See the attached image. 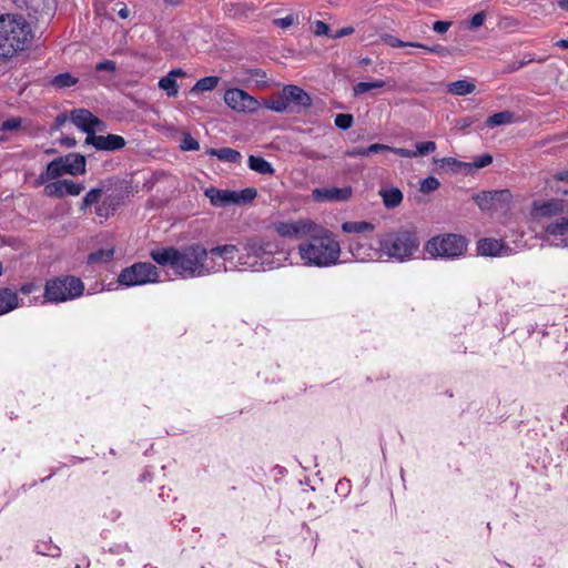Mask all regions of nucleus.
Segmentation results:
<instances>
[{"label": "nucleus", "mask_w": 568, "mask_h": 568, "mask_svg": "<svg viewBox=\"0 0 568 568\" xmlns=\"http://www.w3.org/2000/svg\"><path fill=\"white\" fill-rule=\"evenodd\" d=\"M151 258L162 266H171L182 277L205 276L214 272L206 264L209 252L201 244H191L179 250L176 247L154 248Z\"/></svg>", "instance_id": "1"}, {"label": "nucleus", "mask_w": 568, "mask_h": 568, "mask_svg": "<svg viewBox=\"0 0 568 568\" xmlns=\"http://www.w3.org/2000/svg\"><path fill=\"white\" fill-rule=\"evenodd\" d=\"M298 254L305 265L327 267L338 262L341 245L331 231L318 224L308 240L298 245Z\"/></svg>", "instance_id": "2"}, {"label": "nucleus", "mask_w": 568, "mask_h": 568, "mask_svg": "<svg viewBox=\"0 0 568 568\" xmlns=\"http://www.w3.org/2000/svg\"><path fill=\"white\" fill-rule=\"evenodd\" d=\"M33 38L30 24L21 16H0V58H11L27 49Z\"/></svg>", "instance_id": "3"}, {"label": "nucleus", "mask_w": 568, "mask_h": 568, "mask_svg": "<svg viewBox=\"0 0 568 568\" xmlns=\"http://www.w3.org/2000/svg\"><path fill=\"white\" fill-rule=\"evenodd\" d=\"M418 247L416 233L408 230L388 233L379 240L381 252L400 262L410 258Z\"/></svg>", "instance_id": "4"}, {"label": "nucleus", "mask_w": 568, "mask_h": 568, "mask_svg": "<svg viewBox=\"0 0 568 568\" xmlns=\"http://www.w3.org/2000/svg\"><path fill=\"white\" fill-rule=\"evenodd\" d=\"M84 285L80 278L64 276L50 280L44 286V298L51 303H62L82 295Z\"/></svg>", "instance_id": "5"}, {"label": "nucleus", "mask_w": 568, "mask_h": 568, "mask_svg": "<svg viewBox=\"0 0 568 568\" xmlns=\"http://www.w3.org/2000/svg\"><path fill=\"white\" fill-rule=\"evenodd\" d=\"M467 241L457 234L438 235L430 239L425 251L433 257L455 258L465 254Z\"/></svg>", "instance_id": "6"}, {"label": "nucleus", "mask_w": 568, "mask_h": 568, "mask_svg": "<svg viewBox=\"0 0 568 568\" xmlns=\"http://www.w3.org/2000/svg\"><path fill=\"white\" fill-rule=\"evenodd\" d=\"M85 172V158L78 153H70L54 159L47 165L44 173L39 175V183L54 180L63 174L77 175Z\"/></svg>", "instance_id": "7"}, {"label": "nucleus", "mask_w": 568, "mask_h": 568, "mask_svg": "<svg viewBox=\"0 0 568 568\" xmlns=\"http://www.w3.org/2000/svg\"><path fill=\"white\" fill-rule=\"evenodd\" d=\"M159 270L149 262H139L121 271L118 282L124 286L144 285L159 282Z\"/></svg>", "instance_id": "8"}, {"label": "nucleus", "mask_w": 568, "mask_h": 568, "mask_svg": "<svg viewBox=\"0 0 568 568\" xmlns=\"http://www.w3.org/2000/svg\"><path fill=\"white\" fill-rule=\"evenodd\" d=\"M317 225V223L310 219H298L277 222L274 224V230L282 237L303 239L310 237Z\"/></svg>", "instance_id": "9"}, {"label": "nucleus", "mask_w": 568, "mask_h": 568, "mask_svg": "<svg viewBox=\"0 0 568 568\" xmlns=\"http://www.w3.org/2000/svg\"><path fill=\"white\" fill-rule=\"evenodd\" d=\"M225 103L236 112H256L261 103L241 89H230L224 94Z\"/></svg>", "instance_id": "10"}, {"label": "nucleus", "mask_w": 568, "mask_h": 568, "mask_svg": "<svg viewBox=\"0 0 568 568\" xmlns=\"http://www.w3.org/2000/svg\"><path fill=\"white\" fill-rule=\"evenodd\" d=\"M71 121L81 131L94 135L97 131L104 129L103 122L85 109H78L71 112Z\"/></svg>", "instance_id": "11"}, {"label": "nucleus", "mask_w": 568, "mask_h": 568, "mask_svg": "<svg viewBox=\"0 0 568 568\" xmlns=\"http://www.w3.org/2000/svg\"><path fill=\"white\" fill-rule=\"evenodd\" d=\"M352 195L353 189L351 186H325L312 191L313 200L316 202H346Z\"/></svg>", "instance_id": "12"}, {"label": "nucleus", "mask_w": 568, "mask_h": 568, "mask_svg": "<svg viewBox=\"0 0 568 568\" xmlns=\"http://www.w3.org/2000/svg\"><path fill=\"white\" fill-rule=\"evenodd\" d=\"M547 240L555 246L568 247V216L560 217L545 227Z\"/></svg>", "instance_id": "13"}, {"label": "nucleus", "mask_w": 568, "mask_h": 568, "mask_svg": "<svg viewBox=\"0 0 568 568\" xmlns=\"http://www.w3.org/2000/svg\"><path fill=\"white\" fill-rule=\"evenodd\" d=\"M83 190V184L74 183L70 180H59L47 184L44 187V193L48 196L63 197L65 195H79Z\"/></svg>", "instance_id": "14"}, {"label": "nucleus", "mask_w": 568, "mask_h": 568, "mask_svg": "<svg viewBox=\"0 0 568 568\" xmlns=\"http://www.w3.org/2000/svg\"><path fill=\"white\" fill-rule=\"evenodd\" d=\"M85 144H92L98 150L115 151L125 145V140L121 135H89L85 139Z\"/></svg>", "instance_id": "15"}, {"label": "nucleus", "mask_w": 568, "mask_h": 568, "mask_svg": "<svg viewBox=\"0 0 568 568\" xmlns=\"http://www.w3.org/2000/svg\"><path fill=\"white\" fill-rule=\"evenodd\" d=\"M564 212V204L559 200L535 201L531 215L535 219L552 217Z\"/></svg>", "instance_id": "16"}, {"label": "nucleus", "mask_w": 568, "mask_h": 568, "mask_svg": "<svg viewBox=\"0 0 568 568\" xmlns=\"http://www.w3.org/2000/svg\"><path fill=\"white\" fill-rule=\"evenodd\" d=\"M510 247L496 239H483L477 243V252L481 256L509 255Z\"/></svg>", "instance_id": "17"}, {"label": "nucleus", "mask_w": 568, "mask_h": 568, "mask_svg": "<svg viewBox=\"0 0 568 568\" xmlns=\"http://www.w3.org/2000/svg\"><path fill=\"white\" fill-rule=\"evenodd\" d=\"M246 256L263 257L275 253L276 246L266 240L247 239L243 245Z\"/></svg>", "instance_id": "18"}, {"label": "nucleus", "mask_w": 568, "mask_h": 568, "mask_svg": "<svg viewBox=\"0 0 568 568\" xmlns=\"http://www.w3.org/2000/svg\"><path fill=\"white\" fill-rule=\"evenodd\" d=\"M205 196L210 199L212 205L224 207L234 204L235 191L210 187L205 190Z\"/></svg>", "instance_id": "19"}, {"label": "nucleus", "mask_w": 568, "mask_h": 568, "mask_svg": "<svg viewBox=\"0 0 568 568\" xmlns=\"http://www.w3.org/2000/svg\"><path fill=\"white\" fill-rule=\"evenodd\" d=\"M282 92L286 99L287 104L290 102H294L304 108L311 105L312 100L310 95L297 85H286L283 88Z\"/></svg>", "instance_id": "20"}, {"label": "nucleus", "mask_w": 568, "mask_h": 568, "mask_svg": "<svg viewBox=\"0 0 568 568\" xmlns=\"http://www.w3.org/2000/svg\"><path fill=\"white\" fill-rule=\"evenodd\" d=\"M184 75L185 72L182 69H173L165 77L159 80V87L164 90L169 97H175L179 92L176 78Z\"/></svg>", "instance_id": "21"}, {"label": "nucleus", "mask_w": 568, "mask_h": 568, "mask_svg": "<svg viewBox=\"0 0 568 568\" xmlns=\"http://www.w3.org/2000/svg\"><path fill=\"white\" fill-rule=\"evenodd\" d=\"M19 306V297L16 292L7 287H0V315L7 314Z\"/></svg>", "instance_id": "22"}, {"label": "nucleus", "mask_w": 568, "mask_h": 568, "mask_svg": "<svg viewBox=\"0 0 568 568\" xmlns=\"http://www.w3.org/2000/svg\"><path fill=\"white\" fill-rule=\"evenodd\" d=\"M379 195L382 196L383 203L387 209H394L398 206L403 201V193L397 187L381 190Z\"/></svg>", "instance_id": "23"}, {"label": "nucleus", "mask_w": 568, "mask_h": 568, "mask_svg": "<svg viewBox=\"0 0 568 568\" xmlns=\"http://www.w3.org/2000/svg\"><path fill=\"white\" fill-rule=\"evenodd\" d=\"M476 85L473 81L458 80L447 85V91L455 95H466L475 91Z\"/></svg>", "instance_id": "24"}, {"label": "nucleus", "mask_w": 568, "mask_h": 568, "mask_svg": "<svg viewBox=\"0 0 568 568\" xmlns=\"http://www.w3.org/2000/svg\"><path fill=\"white\" fill-rule=\"evenodd\" d=\"M248 168L260 174H273L274 169L270 162L261 156L250 155L247 160Z\"/></svg>", "instance_id": "25"}, {"label": "nucleus", "mask_w": 568, "mask_h": 568, "mask_svg": "<svg viewBox=\"0 0 568 568\" xmlns=\"http://www.w3.org/2000/svg\"><path fill=\"white\" fill-rule=\"evenodd\" d=\"M207 252L209 254L219 256L224 261H233L236 253L239 252V248L234 244H224L214 246Z\"/></svg>", "instance_id": "26"}, {"label": "nucleus", "mask_w": 568, "mask_h": 568, "mask_svg": "<svg viewBox=\"0 0 568 568\" xmlns=\"http://www.w3.org/2000/svg\"><path fill=\"white\" fill-rule=\"evenodd\" d=\"M209 154L215 155L220 160L225 161V162H231V163H237L242 159L241 153L231 148H222L219 150L211 149L209 151Z\"/></svg>", "instance_id": "27"}, {"label": "nucleus", "mask_w": 568, "mask_h": 568, "mask_svg": "<svg viewBox=\"0 0 568 568\" xmlns=\"http://www.w3.org/2000/svg\"><path fill=\"white\" fill-rule=\"evenodd\" d=\"M493 162V156L490 154H483L476 158L473 162L458 163V169H463L467 172H473L474 170H478L489 165Z\"/></svg>", "instance_id": "28"}, {"label": "nucleus", "mask_w": 568, "mask_h": 568, "mask_svg": "<svg viewBox=\"0 0 568 568\" xmlns=\"http://www.w3.org/2000/svg\"><path fill=\"white\" fill-rule=\"evenodd\" d=\"M514 122V113L510 111H503L493 114L486 121V124L490 128L509 124Z\"/></svg>", "instance_id": "29"}, {"label": "nucleus", "mask_w": 568, "mask_h": 568, "mask_svg": "<svg viewBox=\"0 0 568 568\" xmlns=\"http://www.w3.org/2000/svg\"><path fill=\"white\" fill-rule=\"evenodd\" d=\"M494 191H483L476 195H474L473 200L478 205L480 210H491L496 209L494 203Z\"/></svg>", "instance_id": "30"}, {"label": "nucleus", "mask_w": 568, "mask_h": 568, "mask_svg": "<svg viewBox=\"0 0 568 568\" xmlns=\"http://www.w3.org/2000/svg\"><path fill=\"white\" fill-rule=\"evenodd\" d=\"M374 225L369 222H345L342 230L346 233H365L374 231Z\"/></svg>", "instance_id": "31"}, {"label": "nucleus", "mask_w": 568, "mask_h": 568, "mask_svg": "<svg viewBox=\"0 0 568 568\" xmlns=\"http://www.w3.org/2000/svg\"><path fill=\"white\" fill-rule=\"evenodd\" d=\"M78 83V79L71 73H61L50 80V84L54 88H69Z\"/></svg>", "instance_id": "32"}, {"label": "nucleus", "mask_w": 568, "mask_h": 568, "mask_svg": "<svg viewBox=\"0 0 568 568\" xmlns=\"http://www.w3.org/2000/svg\"><path fill=\"white\" fill-rule=\"evenodd\" d=\"M217 83H219L217 77L202 78L191 89V93H197L201 91H211L217 85Z\"/></svg>", "instance_id": "33"}, {"label": "nucleus", "mask_w": 568, "mask_h": 568, "mask_svg": "<svg viewBox=\"0 0 568 568\" xmlns=\"http://www.w3.org/2000/svg\"><path fill=\"white\" fill-rule=\"evenodd\" d=\"M114 254L113 247L98 250L89 255L90 263H106L112 260Z\"/></svg>", "instance_id": "34"}, {"label": "nucleus", "mask_w": 568, "mask_h": 568, "mask_svg": "<svg viewBox=\"0 0 568 568\" xmlns=\"http://www.w3.org/2000/svg\"><path fill=\"white\" fill-rule=\"evenodd\" d=\"M385 85H386V81H384V80H375L372 82H358L357 84H355L353 90H354L355 95H359V94L366 93L371 90L382 89Z\"/></svg>", "instance_id": "35"}, {"label": "nucleus", "mask_w": 568, "mask_h": 568, "mask_svg": "<svg viewBox=\"0 0 568 568\" xmlns=\"http://www.w3.org/2000/svg\"><path fill=\"white\" fill-rule=\"evenodd\" d=\"M493 196L496 209H507L513 197L508 190L494 191Z\"/></svg>", "instance_id": "36"}, {"label": "nucleus", "mask_w": 568, "mask_h": 568, "mask_svg": "<svg viewBox=\"0 0 568 568\" xmlns=\"http://www.w3.org/2000/svg\"><path fill=\"white\" fill-rule=\"evenodd\" d=\"M264 105L267 109L275 111V112H284L288 106L286 99L283 95V92L281 93V95L278 98L270 99V100L265 101Z\"/></svg>", "instance_id": "37"}, {"label": "nucleus", "mask_w": 568, "mask_h": 568, "mask_svg": "<svg viewBox=\"0 0 568 568\" xmlns=\"http://www.w3.org/2000/svg\"><path fill=\"white\" fill-rule=\"evenodd\" d=\"M257 192L255 189L248 187L241 192H235L234 204H244L252 201L256 196Z\"/></svg>", "instance_id": "38"}, {"label": "nucleus", "mask_w": 568, "mask_h": 568, "mask_svg": "<svg viewBox=\"0 0 568 568\" xmlns=\"http://www.w3.org/2000/svg\"><path fill=\"white\" fill-rule=\"evenodd\" d=\"M180 146L183 151H195L200 149L199 142L189 133L183 134Z\"/></svg>", "instance_id": "39"}, {"label": "nucleus", "mask_w": 568, "mask_h": 568, "mask_svg": "<svg viewBox=\"0 0 568 568\" xmlns=\"http://www.w3.org/2000/svg\"><path fill=\"white\" fill-rule=\"evenodd\" d=\"M439 185H440V183L436 178L429 176L422 181L420 192H423L425 194L430 193V192L437 190L439 187Z\"/></svg>", "instance_id": "40"}, {"label": "nucleus", "mask_w": 568, "mask_h": 568, "mask_svg": "<svg viewBox=\"0 0 568 568\" xmlns=\"http://www.w3.org/2000/svg\"><path fill=\"white\" fill-rule=\"evenodd\" d=\"M412 48H420V49H424L428 52H434V53H438L440 55H447L449 54V50L443 45H434V47H427L423 43H419V42H416V43H408Z\"/></svg>", "instance_id": "41"}, {"label": "nucleus", "mask_w": 568, "mask_h": 568, "mask_svg": "<svg viewBox=\"0 0 568 568\" xmlns=\"http://www.w3.org/2000/svg\"><path fill=\"white\" fill-rule=\"evenodd\" d=\"M101 194V189H92L91 191H89L83 197V207H88L95 204L100 200Z\"/></svg>", "instance_id": "42"}, {"label": "nucleus", "mask_w": 568, "mask_h": 568, "mask_svg": "<svg viewBox=\"0 0 568 568\" xmlns=\"http://www.w3.org/2000/svg\"><path fill=\"white\" fill-rule=\"evenodd\" d=\"M436 150V143L433 141L427 142H419L416 144V151L417 156H424L430 152H434Z\"/></svg>", "instance_id": "43"}, {"label": "nucleus", "mask_w": 568, "mask_h": 568, "mask_svg": "<svg viewBox=\"0 0 568 568\" xmlns=\"http://www.w3.org/2000/svg\"><path fill=\"white\" fill-rule=\"evenodd\" d=\"M353 124V115L341 113L335 118V125L339 129L347 130Z\"/></svg>", "instance_id": "44"}, {"label": "nucleus", "mask_w": 568, "mask_h": 568, "mask_svg": "<svg viewBox=\"0 0 568 568\" xmlns=\"http://www.w3.org/2000/svg\"><path fill=\"white\" fill-rule=\"evenodd\" d=\"M296 21V18L294 14H288L284 18H278V19H275L273 21V23L278 27V28H282V29H286L291 26H293Z\"/></svg>", "instance_id": "45"}, {"label": "nucleus", "mask_w": 568, "mask_h": 568, "mask_svg": "<svg viewBox=\"0 0 568 568\" xmlns=\"http://www.w3.org/2000/svg\"><path fill=\"white\" fill-rule=\"evenodd\" d=\"M383 41L392 47V48H400V47H410L408 43L409 42H403L402 40H399L398 38L394 37V36H390V34H385L383 37Z\"/></svg>", "instance_id": "46"}, {"label": "nucleus", "mask_w": 568, "mask_h": 568, "mask_svg": "<svg viewBox=\"0 0 568 568\" xmlns=\"http://www.w3.org/2000/svg\"><path fill=\"white\" fill-rule=\"evenodd\" d=\"M313 32L315 36H327L329 27L325 22L317 20L313 23Z\"/></svg>", "instance_id": "47"}, {"label": "nucleus", "mask_w": 568, "mask_h": 568, "mask_svg": "<svg viewBox=\"0 0 568 568\" xmlns=\"http://www.w3.org/2000/svg\"><path fill=\"white\" fill-rule=\"evenodd\" d=\"M485 19H486V13L484 11H480V12L476 13L475 16H473V18L469 21V27L470 28H479L484 24Z\"/></svg>", "instance_id": "48"}, {"label": "nucleus", "mask_w": 568, "mask_h": 568, "mask_svg": "<svg viewBox=\"0 0 568 568\" xmlns=\"http://www.w3.org/2000/svg\"><path fill=\"white\" fill-rule=\"evenodd\" d=\"M389 152H394L395 154L403 156V158H415L417 156V153L415 151H410L404 148H392L389 149Z\"/></svg>", "instance_id": "49"}, {"label": "nucleus", "mask_w": 568, "mask_h": 568, "mask_svg": "<svg viewBox=\"0 0 568 568\" xmlns=\"http://www.w3.org/2000/svg\"><path fill=\"white\" fill-rule=\"evenodd\" d=\"M21 124V121L19 119H10V120H7L2 123V126L0 129L3 130V131H12V130H16L20 126Z\"/></svg>", "instance_id": "50"}, {"label": "nucleus", "mask_w": 568, "mask_h": 568, "mask_svg": "<svg viewBox=\"0 0 568 568\" xmlns=\"http://www.w3.org/2000/svg\"><path fill=\"white\" fill-rule=\"evenodd\" d=\"M345 154L347 156H351V158H355V156H369L368 155V151H367V146L366 148L359 146V148H355V149L348 150V151H346Z\"/></svg>", "instance_id": "51"}, {"label": "nucleus", "mask_w": 568, "mask_h": 568, "mask_svg": "<svg viewBox=\"0 0 568 568\" xmlns=\"http://www.w3.org/2000/svg\"><path fill=\"white\" fill-rule=\"evenodd\" d=\"M389 149H390V146H388L386 144H381V143H374V144H371L369 146H367L368 155H372L374 153L384 152V151H389Z\"/></svg>", "instance_id": "52"}, {"label": "nucleus", "mask_w": 568, "mask_h": 568, "mask_svg": "<svg viewBox=\"0 0 568 568\" xmlns=\"http://www.w3.org/2000/svg\"><path fill=\"white\" fill-rule=\"evenodd\" d=\"M452 26L449 21H436L433 24V30L437 33H445Z\"/></svg>", "instance_id": "53"}, {"label": "nucleus", "mask_w": 568, "mask_h": 568, "mask_svg": "<svg viewBox=\"0 0 568 568\" xmlns=\"http://www.w3.org/2000/svg\"><path fill=\"white\" fill-rule=\"evenodd\" d=\"M95 70L98 71H114L115 63L111 60H105L97 64Z\"/></svg>", "instance_id": "54"}, {"label": "nucleus", "mask_w": 568, "mask_h": 568, "mask_svg": "<svg viewBox=\"0 0 568 568\" xmlns=\"http://www.w3.org/2000/svg\"><path fill=\"white\" fill-rule=\"evenodd\" d=\"M354 32V28L353 27H345V28H342L341 30H338L335 34L331 36L332 38L334 39H337V38H342V37H345V36H349Z\"/></svg>", "instance_id": "55"}, {"label": "nucleus", "mask_w": 568, "mask_h": 568, "mask_svg": "<svg viewBox=\"0 0 568 568\" xmlns=\"http://www.w3.org/2000/svg\"><path fill=\"white\" fill-rule=\"evenodd\" d=\"M37 290V286L33 283H27L20 287V292L23 294H30Z\"/></svg>", "instance_id": "56"}, {"label": "nucleus", "mask_w": 568, "mask_h": 568, "mask_svg": "<svg viewBox=\"0 0 568 568\" xmlns=\"http://www.w3.org/2000/svg\"><path fill=\"white\" fill-rule=\"evenodd\" d=\"M61 143L68 148H72L77 144V141L73 138H64L61 140Z\"/></svg>", "instance_id": "57"}, {"label": "nucleus", "mask_w": 568, "mask_h": 568, "mask_svg": "<svg viewBox=\"0 0 568 568\" xmlns=\"http://www.w3.org/2000/svg\"><path fill=\"white\" fill-rule=\"evenodd\" d=\"M442 164H454L458 168V163H462L460 161H457L453 158H444L440 160Z\"/></svg>", "instance_id": "58"}, {"label": "nucleus", "mask_w": 568, "mask_h": 568, "mask_svg": "<svg viewBox=\"0 0 568 568\" xmlns=\"http://www.w3.org/2000/svg\"><path fill=\"white\" fill-rule=\"evenodd\" d=\"M556 179L559 181H568V171L556 174Z\"/></svg>", "instance_id": "59"}, {"label": "nucleus", "mask_w": 568, "mask_h": 568, "mask_svg": "<svg viewBox=\"0 0 568 568\" xmlns=\"http://www.w3.org/2000/svg\"><path fill=\"white\" fill-rule=\"evenodd\" d=\"M520 70L519 67L517 65V62H513L510 64H508L507 67V72L511 73V72H515V71H518Z\"/></svg>", "instance_id": "60"}, {"label": "nucleus", "mask_w": 568, "mask_h": 568, "mask_svg": "<svg viewBox=\"0 0 568 568\" xmlns=\"http://www.w3.org/2000/svg\"><path fill=\"white\" fill-rule=\"evenodd\" d=\"M130 14V11L128 8H122L121 10H119V16L122 18V19H126Z\"/></svg>", "instance_id": "61"}, {"label": "nucleus", "mask_w": 568, "mask_h": 568, "mask_svg": "<svg viewBox=\"0 0 568 568\" xmlns=\"http://www.w3.org/2000/svg\"><path fill=\"white\" fill-rule=\"evenodd\" d=\"M531 61H532V58H529L528 60L516 61V62H517V65L519 67V69H521Z\"/></svg>", "instance_id": "62"}, {"label": "nucleus", "mask_w": 568, "mask_h": 568, "mask_svg": "<svg viewBox=\"0 0 568 568\" xmlns=\"http://www.w3.org/2000/svg\"><path fill=\"white\" fill-rule=\"evenodd\" d=\"M556 45L568 49V40H559L556 42Z\"/></svg>", "instance_id": "63"}, {"label": "nucleus", "mask_w": 568, "mask_h": 568, "mask_svg": "<svg viewBox=\"0 0 568 568\" xmlns=\"http://www.w3.org/2000/svg\"><path fill=\"white\" fill-rule=\"evenodd\" d=\"M559 7L564 10H568V0H559Z\"/></svg>", "instance_id": "64"}]
</instances>
